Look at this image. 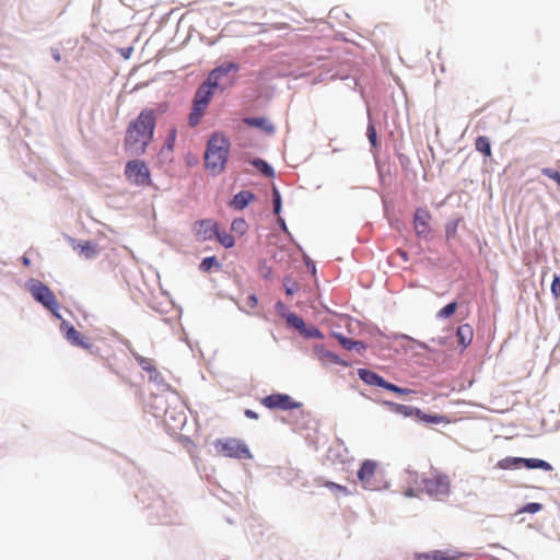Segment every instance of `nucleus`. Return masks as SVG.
Returning <instances> with one entry per match:
<instances>
[{"label":"nucleus","mask_w":560,"mask_h":560,"mask_svg":"<svg viewBox=\"0 0 560 560\" xmlns=\"http://www.w3.org/2000/svg\"><path fill=\"white\" fill-rule=\"evenodd\" d=\"M238 66L236 63L229 62L213 69L208 74L206 82H203L195 93L192 108L188 118L190 127H196L200 124L214 94V90L222 84L223 79L226 78L231 71L236 72Z\"/></svg>","instance_id":"f257e3e1"},{"label":"nucleus","mask_w":560,"mask_h":560,"mask_svg":"<svg viewBox=\"0 0 560 560\" xmlns=\"http://www.w3.org/2000/svg\"><path fill=\"white\" fill-rule=\"evenodd\" d=\"M156 124L155 112L144 108L138 117L131 120L125 135V149L135 155L143 154L153 139Z\"/></svg>","instance_id":"f03ea898"},{"label":"nucleus","mask_w":560,"mask_h":560,"mask_svg":"<svg viewBox=\"0 0 560 560\" xmlns=\"http://www.w3.org/2000/svg\"><path fill=\"white\" fill-rule=\"evenodd\" d=\"M230 147L231 143L224 135L214 132L210 136L205 152V164L212 175H219L225 170Z\"/></svg>","instance_id":"7ed1b4c3"},{"label":"nucleus","mask_w":560,"mask_h":560,"mask_svg":"<svg viewBox=\"0 0 560 560\" xmlns=\"http://www.w3.org/2000/svg\"><path fill=\"white\" fill-rule=\"evenodd\" d=\"M28 291L37 302L43 304L56 316H59L57 313L59 310V303L57 301V298L55 293L46 284L38 280H32L28 283Z\"/></svg>","instance_id":"20e7f679"},{"label":"nucleus","mask_w":560,"mask_h":560,"mask_svg":"<svg viewBox=\"0 0 560 560\" xmlns=\"http://www.w3.org/2000/svg\"><path fill=\"white\" fill-rule=\"evenodd\" d=\"M215 448L219 453L226 457H234L240 459L252 457L250 452L245 443L236 439L218 440L215 442Z\"/></svg>","instance_id":"39448f33"},{"label":"nucleus","mask_w":560,"mask_h":560,"mask_svg":"<svg viewBox=\"0 0 560 560\" xmlns=\"http://www.w3.org/2000/svg\"><path fill=\"white\" fill-rule=\"evenodd\" d=\"M261 405L268 409L292 410L300 408L301 402L294 401L288 394H271L261 399Z\"/></svg>","instance_id":"423d86ee"},{"label":"nucleus","mask_w":560,"mask_h":560,"mask_svg":"<svg viewBox=\"0 0 560 560\" xmlns=\"http://www.w3.org/2000/svg\"><path fill=\"white\" fill-rule=\"evenodd\" d=\"M125 175L137 185H144L149 182L150 171L144 162L132 160L126 164Z\"/></svg>","instance_id":"0eeeda50"},{"label":"nucleus","mask_w":560,"mask_h":560,"mask_svg":"<svg viewBox=\"0 0 560 560\" xmlns=\"http://www.w3.org/2000/svg\"><path fill=\"white\" fill-rule=\"evenodd\" d=\"M218 223L212 219L199 220L194 224V235L198 242L210 241L218 234Z\"/></svg>","instance_id":"6e6552de"},{"label":"nucleus","mask_w":560,"mask_h":560,"mask_svg":"<svg viewBox=\"0 0 560 560\" xmlns=\"http://www.w3.org/2000/svg\"><path fill=\"white\" fill-rule=\"evenodd\" d=\"M376 470H377V463L375 460L366 459L362 463V465L358 471V478L364 489H369V490L376 489V485H375Z\"/></svg>","instance_id":"1a4fd4ad"},{"label":"nucleus","mask_w":560,"mask_h":560,"mask_svg":"<svg viewBox=\"0 0 560 560\" xmlns=\"http://www.w3.org/2000/svg\"><path fill=\"white\" fill-rule=\"evenodd\" d=\"M431 213L427 208H418L413 214V229L419 237L428 238L431 232Z\"/></svg>","instance_id":"9d476101"},{"label":"nucleus","mask_w":560,"mask_h":560,"mask_svg":"<svg viewBox=\"0 0 560 560\" xmlns=\"http://www.w3.org/2000/svg\"><path fill=\"white\" fill-rule=\"evenodd\" d=\"M424 488L430 495H446L450 491V481L446 476H433L424 480Z\"/></svg>","instance_id":"9b49d317"},{"label":"nucleus","mask_w":560,"mask_h":560,"mask_svg":"<svg viewBox=\"0 0 560 560\" xmlns=\"http://www.w3.org/2000/svg\"><path fill=\"white\" fill-rule=\"evenodd\" d=\"M62 326L65 329L66 338L71 345L93 352V345L89 337L83 336L72 325L63 324Z\"/></svg>","instance_id":"f8f14e48"},{"label":"nucleus","mask_w":560,"mask_h":560,"mask_svg":"<svg viewBox=\"0 0 560 560\" xmlns=\"http://www.w3.org/2000/svg\"><path fill=\"white\" fill-rule=\"evenodd\" d=\"M462 552L455 550H432L415 555V560H459Z\"/></svg>","instance_id":"ddd939ff"},{"label":"nucleus","mask_w":560,"mask_h":560,"mask_svg":"<svg viewBox=\"0 0 560 560\" xmlns=\"http://www.w3.org/2000/svg\"><path fill=\"white\" fill-rule=\"evenodd\" d=\"M456 337H457L459 345H462L463 348H467L472 341V337H474L472 327L469 324H463V325L458 326V328L456 330Z\"/></svg>","instance_id":"4468645a"},{"label":"nucleus","mask_w":560,"mask_h":560,"mask_svg":"<svg viewBox=\"0 0 560 560\" xmlns=\"http://www.w3.org/2000/svg\"><path fill=\"white\" fill-rule=\"evenodd\" d=\"M385 405L395 413L402 415L404 417H417L420 413L419 408H415L407 405H401L397 402L386 401Z\"/></svg>","instance_id":"2eb2a0df"},{"label":"nucleus","mask_w":560,"mask_h":560,"mask_svg":"<svg viewBox=\"0 0 560 560\" xmlns=\"http://www.w3.org/2000/svg\"><path fill=\"white\" fill-rule=\"evenodd\" d=\"M254 198H255V196L253 192L247 191V190H242L233 197L230 205H231V207H233L236 210H242L245 207H247L248 203L254 200Z\"/></svg>","instance_id":"dca6fc26"},{"label":"nucleus","mask_w":560,"mask_h":560,"mask_svg":"<svg viewBox=\"0 0 560 560\" xmlns=\"http://www.w3.org/2000/svg\"><path fill=\"white\" fill-rule=\"evenodd\" d=\"M359 377L369 385H375L378 387L384 386V378L380 376L377 373L366 370V369H360L358 371Z\"/></svg>","instance_id":"f3484780"},{"label":"nucleus","mask_w":560,"mask_h":560,"mask_svg":"<svg viewBox=\"0 0 560 560\" xmlns=\"http://www.w3.org/2000/svg\"><path fill=\"white\" fill-rule=\"evenodd\" d=\"M316 353H317L318 359L323 363H334V364H338V365H342V366L348 365V363L345 362L343 360H341L337 354H335L334 352L326 350L324 348H317Z\"/></svg>","instance_id":"a211bd4d"},{"label":"nucleus","mask_w":560,"mask_h":560,"mask_svg":"<svg viewBox=\"0 0 560 560\" xmlns=\"http://www.w3.org/2000/svg\"><path fill=\"white\" fill-rule=\"evenodd\" d=\"M75 249L79 252L81 256L86 259H91L97 254V246L92 242H84L82 244H78Z\"/></svg>","instance_id":"6ab92c4d"},{"label":"nucleus","mask_w":560,"mask_h":560,"mask_svg":"<svg viewBox=\"0 0 560 560\" xmlns=\"http://www.w3.org/2000/svg\"><path fill=\"white\" fill-rule=\"evenodd\" d=\"M418 419L425 423L440 424L445 423L448 424L451 421L446 416L443 415H427L422 410L418 415Z\"/></svg>","instance_id":"aec40b11"},{"label":"nucleus","mask_w":560,"mask_h":560,"mask_svg":"<svg viewBox=\"0 0 560 560\" xmlns=\"http://www.w3.org/2000/svg\"><path fill=\"white\" fill-rule=\"evenodd\" d=\"M244 122L250 127L260 128L268 132L273 131V126L265 118H258V117L245 118Z\"/></svg>","instance_id":"412c9836"},{"label":"nucleus","mask_w":560,"mask_h":560,"mask_svg":"<svg viewBox=\"0 0 560 560\" xmlns=\"http://www.w3.org/2000/svg\"><path fill=\"white\" fill-rule=\"evenodd\" d=\"M334 337L337 338L339 343L347 350L364 349V345L361 341L351 340V339L342 336L341 334H337V332H334Z\"/></svg>","instance_id":"4be33fe9"},{"label":"nucleus","mask_w":560,"mask_h":560,"mask_svg":"<svg viewBox=\"0 0 560 560\" xmlns=\"http://www.w3.org/2000/svg\"><path fill=\"white\" fill-rule=\"evenodd\" d=\"M164 421L173 430L179 429L186 421L184 413H179L178 417H173L168 410L165 411Z\"/></svg>","instance_id":"5701e85b"},{"label":"nucleus","mask_w":560,"mask_h":560,"mask_svg":"<svg viewBox=\"0 0 560 560\" xmlns=\"http://www.w3.org/2000/svg\"><path fill=\"white\" fill-rule=\"evenodd\" d=\"M522 464H524L527 468L530 469L540 468L547 471L552 469L549 463L538 458H523Z\"/></svg>","instance_id":"b1692460"},{"label":"nucleus","mask_w":560,"mask_h":560,"mask_svg":"<svg viewBox=\"0 0 560 560\" xmlns=\"http://www.w3.org/2000/svg\"><path fill=\"white\" fill-rule=\"evenodd\" d=\"M475 148L477 151L483 153L486 156H491V144L487 137L479 136L476 139Z\"/></svg>","instance_id":"393cba45"},{"label":"nucleus","mask_w":560,"mask_h":560,"mask_svg":"<svg viewBox=\"0 0 560 560\" xmlns=\"http://www.w3.org/2000/svg\"><path fill=\"white\" fill-rule=\"evenodd\" d=\"M215 238L225 248H232L235 245L234 237L224 231H220L219 228H218V234H215Z\"/></svg>","instance_id":"a878e982"},{"label":"nucleus","mask_w":560,"mask_h":560,"mask_svg":"<svg viewBox=\"0 0 560 560\" xmlns=\"http://www.w3.org/2000/svg\"><path fill=\"white\" fill-rule=\"evenodd\" d=\"M523 463L521 457H505L498 462V467L501 469H512L518 467Z\"/></svg>","instance_id":"bb28decb"},{"label":"nucleus","mask_w":560,"mask_h":560,"mask_svg":"<svg viewBox=\"0 0 560 560\" xmlns=\"http://www.w3.org/2000/svg\"><path fill=\"white\" fill-rule=\"evenodd\" d=\"M248 225L242 218L234 219L231 224V230L238 235H244L247 232Z\"/></svg>","instance_id":"cd10ccee"},{"label":"nucleus","mask_w":560,"mask_h":560,"mask_svg":"<svg viewBox=\"0 0 560 560\" xmlns=\"http://www.w3.org/2000/svg\"><path fill=\"white\" fill-rule=\"evenodd\" d=\"M324 486L328 488L336 495H349V490L347 487L335 483L332 481H325Z\"/></svg>","instance_id":"c85d7f7f"},{"label":"nucleus","mask_w":560,"mask_h":560,"mask_svg":"<svg viewBox=\"0 0 560 560\" xmlns=\"http://www.w3.org/2000/svg\"><path fill=\"white\" fill-rule=\"evenodd\" d=\"M287 323L291 327L298 329L300 332L302 331V329H304L305 326L303 319L294 313H290L287 315Z\"/></svg>","instance_id":"c756f323"},{"label":"nucleus","mask_w":560,"mask_h":560,"mask_svg":"<svg viewBox=\"0 0 560 560\" xmlns=\"http://www.w3.org/2000/svg\"><path fill=\"white\" fill-rule=\"evenodd\" d=\"M457 306H458L457 302L448 303L447 305H445L438 312V317L439 318L451 317L456 312Z\"/></svg>","instance_id":"7c9ffc66"},{"label":"nucleus","mask_w":560,"mask_h":560,"mask_svg":"<svg viewBox=\"0 0 560 560\" xmlns=\"http://www.w3.org/2000/svg\"><path fill=\"white\" fill-rule=\"evenodd\" d=\"M219 261L214 256L206 257L201 260L199 269L203 272H208L212 267H219Z\"/></svg>","instance_id":"2f4dec72"},{"label":"nucleus","mask_w":560,"mask_h":560,"mask_svg":"<svg viewBox=\"0 0 560 560\" xmlns=\"http://www.w3.org/2000/svg\"><path fill=\"white\" fill-rule=\"evenodd\" d=\"M254 165L266 176H272L273 175V170L272 167L266 163L265 161L258 159L256 161H254Z\"/></svg>","instance_id":"473e14b6"},{"label":"nucleus","mask_w":560,"mask_h":560,"mask_svg":"<svg viewBox=\"0 0 560 560\" xmlns=\"http://www.w3.org/2000/svg\"><path fill=\"white\" fill-rule=\"evenodd\" d=\"M459 220L450 221L445 226L446 237L455 238L458 230Z\"/></svg>","instance_id":"72a5a7b5"},{"label":"nucleus","mask_w":560,"mask_h":560,"mask_svg":"<svg viewBox=\"0 0 560 560\" xmlns=\"http://www.w3.org/2000/svg\"><path fill=\"white\" fill-rule=\"evenodd\" d=\"M138 363L142 368V370H144L149 373H156V369H155L152 360L145 359V358H139Z\"/></svg>","instance_id":"f704fd0d"},{"label":"nucleus","mask_w":560,"mask_h":560,"mask_svg":"<svg viewBox=\"0 0 560 560\" xmlns=\"http://www.w3.org/2000/svg\"><path fill=\"white\" fill-rule=\"evenodd\" d=\"M176 138H177V130H176V128H172L166 137V140H165V147L170 151H172L174 149Z\"/></svg>","instance_id":"c9c22d12"},{"label":"nucleus","mask_w":560,"mask_h":560,"mask_svg":"<svg viewBox=\"0 0 560 560\" xmlns=\"http://www.w3.org/2000/svg\"><path fill=\"white\" fill-rule=\"evenodd\" d=\"M301 334L307 338H322L319 329L315 326H311L310 328L304 326V329H302Z\"/></svg>","instance_id":"e433bc0d"},{"label":"nucleus","mask_w":560,"mask_h":560,"mask_svg":"<svg viewBox=\"0 0 560 560\" xmlns=\"http://www.w3.org/2000/svg\"><path fill=\"white\" fill-rule=\"evenodd\" d=\"M541 173L545 176L549 177L550 179H553L558 184V186L560 188V173L558 171H555L552 168L546 167V168L541 170Z\"/></svg>","instance_id":"4c0bfd02"},{"label":"nucleus","mask_w":560,"mask_h":560,"mask_svg":"<svg viewBox=\"0 0 560 560\" xmlns=\"http://www.w3.org/2000/svg\"><path fill=\"white\" fill-rule=\"evenodd\" d=\"M542 509V505L540 503H528L525 506H523L520 512L521 513H537Z\"/></svg>","instance_id":"58836bf2"},{"label":"nucleus","mask_w":560,"mask_h":560,"mask_svg":"<svg viewBox=\"0 0 560 560\" xmlns=\"http://www.w3.org/2000/svg\"><path fill=\"white\" fill-rule=\"evenodd\" d=\"M550 291L556 299L560 298V273L555 276Z\"/></svg>","instance_id":"ea45409f"},{"label":"nucleus","mask_w":560,"mask_h":560,"mask_svg":"<svg viewBox=\"0 0 560 560\" xmlns=\"http://www.w3.org/2000/svg\"><path fill=\"white\" fill-rule=\"evenodd\" d=\"M284 288H285V293L288 295L294 294L300 289V287H299V284L296 282L290 281V280H285Z\"/></svg>","instance_id":"a19ab883"},{"label":"nucleus","mask_w":560,"mask_h":560,"mask_svg":"<svg viewBox=\"0 0 560 560\" xmlns=\"http://www.w3.org/2000/svg\"><path fill=\"white\" fill-rule=\"evenodd\" d=\"M273 210H275V213L278 214L280 212V209H281V197H280V194L278 191L277 188H273Z\"/></svg>","instance_id":"79ce46f5"},{"label":"nucleus","mask_w":560,"mask_h":560,"mask_svg":"<svg viewBox=\"0 0 560 560\" xmlns=\"http://www.w3.org/2000/svg\"><path fill=\"white\" fill-rule=\"evenodd\" d=\"M368 138H369V141L371 142V144L373 147H376L377 136H376L375 127L373 125H369V127H368Z\"/></svg>","instance_id":"37998d69"},{"label":"nucleus","mask_w":560,"mask_h":560,"mask_svg":"<svg viewBox=\"0 0 560 560\" xmlns=\"http://www.w3.org/2000/svg\"><path fill=\"white\" fill-rule=\"evenodd\" d=\"M257 296L255 294H250L245 300V306L248 308H255L257 306Z\"/></svg>","instance_id":"c03bdc74"},{"label":"nucleus","mask_w":560,"mask_h":560,"mask_svg":"<svg viewBox=\"0 0 560 560\" xmlns=\"http://www.w3.org/2000/svg\"><path fill=\"white\" fill-rule=\"evenodd\" d=\"M382 388H385V389L396 393V394H398V392H399V387L397 385L389 383L386 380L384 381V386H382Z\"/></svg>","instance_id":"a18cd8bd"},{"label":"nucleus","mask_w":560,"mask_h":560,"mask_svg":"<svg viewBox=\"0 0 560 560\" xmlns=\"http://www.w3.org/2000/svg\"><path fill=\"white\" fill-rule=\"evenodd\" d=\"M245 416L249 419H258V415L250 409L245 410Z\"/></svg>","instance_id":"49530a36"},{"label":"nucleus","mask_w":560,"mask_h":560,"mask_svg":"<svg viewBox=\"0 0 560 560\" xmlns=\"http://www.w3.org/2000/svg\"><path fill=\"white\" fill-rule=\"evenodd\" d=\"M410 393H413V390L409 389V388L399 387V392H398L399 395H408Z\"/></svg>","instance_id":"de8ad7c7"},{"label":"nucleus","mask_w":560,"mask_h":560,"mask_svg":"<svg viewBox=\"0 0 560 560\" xmlns=\"http://www.w3.org/2000/svg\"><path fill=\"white\" fill-rule=\"evenodd\" d=\"M54 57H55V59H56L57 61H59V60H60V55H59V54H56Z\"/></svg>","instance_id":"09e8293b"},{"label":"nucleus","mask_w":560,"mask_h":560,"mask_svg":"<svg viewBox=\"0 0 560 560\" xmlns=\"http://www.w3.org/2000/svg\"><path fill=\"white\" fill-rule=\"evenodd\" d=\"M23 261H24V264H25V265H28V264H30V260H28L27 258H24V260H23Z\"/></svg>","instance_id":"8fccbe9b"},{"label":"nucleus","mask_w":560,"mask_h":560,"mask_svg":"<svg viewBox=\"0 0 560 560\" xmlns=\"http://www.w3.org/2000/svg\"><path fill=\"white\" fill-rule=\"evenodd\" d=\"M559 165H560V162H559Z\"/></svg>","instance_id":"3c124183"}]
</instances>
